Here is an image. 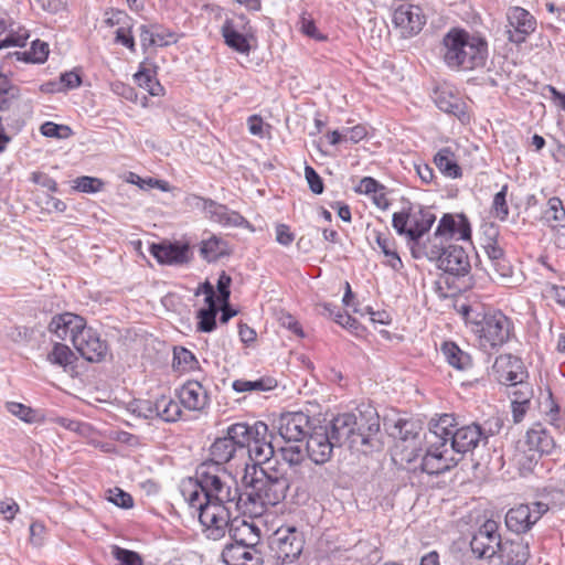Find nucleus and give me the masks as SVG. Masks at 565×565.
Returning <instances> with one entry per match:
<instances>
[{
    "mask_svg": "<svg viewBox=\"0 0 565 565\" xmlns=\"http://www.w3.org/2000/svg\"><path fill=\"white\" fill-rule=\"evenodd\" d=\"M425 449H418L408 461L420 458L419 470L438 476L456 467L461 457L476 449L482 440L480 425L471 423L459 427L454 414H443L429 422L424 435Z\"/></svg>",
    "mask_w": 565,
    "mask_h": 565,
    "instance_id": "nucleus-1",
    "label": "nucleus"
},
{
    "mask_svg": "<svg viewBox=\"0 0 565 565\" xmlns=\"http://www.w3.org/2000/svg\"><path fill=\"white\" fill-rule=\"evenodd\" d=\"M242 483L245 488L243 502L250 504L255 513H262L268 505L281 502L289 490V480L278 469L268 466L246 463Z\"/></svg>",
    "mask_w": 565,
    "mask_h": 565,
    "instance_id": "nucleus-2",
    "label": "nucleus"
},
{
    "mask_svg": "<svg viewBox=\"0 0 565 565\" xmlns=\"http://www.w3.org/2000/svg\"><path fill=\"white\" fill-rule=\"evenodd\" d=\"M329 435L341 446L367 454L379 444L380 417L373 409L360 412L359 415L344 413L334 417L329 425Z\"/></svg>",
    "mask_w": 565,
    "mask_h": 565,
    "instance_id": "nucleus-3",
    "label": "nucleus"
},
{
    "mask_svg": "<svg viewBox=\"0 0 565 565\" xmlns=\"http://www.w3.org/2000/svg\"><path fill=\"white\" fill-rule=\"evenodd\" d=\"M445 64L451 70L472 71L484 66L488 43L463 29L452 28L443 38L440 49Z\"/></svg>",
    "mask_w": 565,
    "mask_h": 565,
    "instance_id": "nucleus-4",
    "label": "nucleus"
},
{
    "mask_svg": "<svg viewBox=\"0 0 565 565\" xmlns=\"http://www.w3.org/2000/svg\"><path fill=\"white\" fill-rule=\"evenodd\" d=\"M435 221L436 215L430 207L412 202H407L406 206L393 214L392 226L399 236L405 237L415 259H420V254L427 248L428 241L424 242L423 237Z\"/></svg>",
    "mask_w": 565,
    "mask_h": 565,
    "instance_id": "nucleus-5",
    "label": "nucleus"
},
{
    "mask_svg": "<svg viewBox=\"0 0 565 565\" xmlns=\"http://www.w3.org/2000/svg\"><path fill=\"white\" fill-rule=\"evenodd\" d=\"M196 486L211 494L214 502H236V507L243 502L236 481L224 466L213 462H202L195 470Z\"/></svg>",
    "mask_w": 565,
    "mask_h": 565,
    "instance_id": "nucleus-6",
    "label": "nucleus"
},
{
    "mask_svg": "<svg viewBox=\"0 0 565 565\" xmlns=\"http://www.w3.org/2000/svg\"><path fill=\"white\" fill-rule=\"evenodd\" d=\"M472 333L483 350L498 351L514 338V324L502 311L489 310L482 313Z\"/></svg>",
    "mask_w": 565,
    "mask_h": 565,
    "instance_id": "nucleus-7",
    "label": "nucleus"
},
{
    "mask_svg": "<svg viewBox=\"0 0 565 565\" xmlns=\"http://www.w3.org/2000/svg\"><path fill=\"white\" fill-rule=\"evenodd\" d=\"M422 258L434 262L445 275L455 278L467 276L471 269L469 256L459 245L444 246L441 243L428 239L427 248L420 254Z\"/></svg>",
    "mask_w": 565,
    "mask_h": 565,
    "instance_id": "nucleus-8",
    "label": "nucleus"
},
{
    "mask_svg": "<svg viewBox=\"0 0 565 565\" xmlns=\"http://www.w3.org/2000/svg\"><path fill=\"white\" fill-rule=\"evenodd\" d=\"M305 546V536L295 526H281L269 537V550L277 563L290 564L298 559Z\"/></svg>",
    "mask_w": 565,
    "mask_h": 565,
    "instance_id": "nucleus-9",
    "label": "nucleus"
},
{
    "mask_svg": "<svg viewBox=\"0 0 565 565\" xmlns=\"http://www.w3.org/2000/svg\"><path fill=\"white\" fill-rule=\"evenodd\" d=\"M505 34L510 43L521 45L535 32L537 26L536 18L526 9L514 6L505 13Z\"/></svg>",
    "mask_w": 565,
    "mask_h": 565,
    "instance_id": "nucleus-10",
    "label": "nucleus"
},
{
    "mask_svg": "<svg viewBox=\"0 0 565 565\" xmlns=\"http://www.w3.org/2000/svg\"><path fill=\"white\" fill-rule=\"evenodd\" d=\"M315 419L303 412H288L279 416L276 428L286 443H302L315 427Z\"/></svg>",
    "mask_w": 565,
    "mask_h": 565,
    "instance_id": "nucleus-11",
    "label": "nucleus"
},
{
    "mask_svg": "<svg viewBox=\"0 0 565 565\" xmlns=\"http://www.w3.org/2000/svg\"><path fill=\"white\" fill-rule=\"evenodd\" d=\"M548 505L536 501L531 504H520L508 511L505 515L507 527L516 533H526L546 513Z\"/></svg>",
    "mask_w": 565,
    "mask_h": 565,
    "instance_id": "nucleus-12",
    "label": "nucleus"
},
{
    "mask_svg": "<svg viewBox=\"0 0 565 565\" xmlns=\"http://www.w3.org/2000/svg\"><path fill=\"white\" fill-rule=\"evenodd\" d=\"M499 527L498 522L489 519L473 534L470 547L478 558H491L498 555L502 543Z\"/></svg>",
    "mask_w": 565,
    "mask_h": 565,
    "instance_id": "nucleus-13",
    "label": "nucleus"
},
{
    "mask_svg": "<svg viewBox=\"0 0 565 565\" xmlns=\"http://www.w3.org/2000/svg\"><path fill=\"white\" fill-rule=\"evenodd\" d=\"M227 503L228 502H213L200 513L199 520L204 526V533L207 539L217 541L225 536L230 522ZM233 503L236 505V502Z\"/></svg>",
    "mask_w": 565,
    "mask_h": 565,
    "instance_id": "nucleus-14",
    "label": "nucleus"
},
{
    "mask_svg": "<svg viewBox=\"0 0 565 565\" xmlns=\"http://www.w3.org/2000/svg\"><path fill=\"white\" fill-rule=\"evenodd\" d=\"M195 206H201L213 222L227 227H249V222L238 212L230 210L226 205L217 203L211 199H204L199 195L190 198Z\"/></svg>",
    "mask_w": 565,
    "mask_h": 565,
    "instance_id": "nucleus-15",
    "label": "nucleus"
},
{
    "mask_svg": "<svg viewBox=\"0 0 565 565\" xmlns=\"http://www.w3.org/2000/svg\"><path fill=\"white\" fill-rule=\"evenodd\" d=\"M339 446L329 435L328 426L316 425L307 437L306 454L316 465L328 462L333 448Z\"/></svg>",
    "mask_w": 565,
    "mask_h": 565,
    "instance_id": "nucleus-16",
    "label": "nucleus"
},
{
    "mask_svg": "<svg viewBox=\"0 0 565 565\" xmlns=\"http://www.w3.org/2000/svg\"><path fill=\"white\" fill-rule=\"evenodd\" d=\"M249 29V21L244 14H239L233 19L227 18L223 22L221 34L228 47L237 53L248 54L250 52Z\"/></svg>",
    "mask_w": 565,
    "mask_h": 565,
    "instance_id": "nucleus-17",
    "label": "nucleus"
},
{
    "mask_svg": "<svg viewBox=\"0 0 565 565\" xmlns=\"http://www.w3.org/2000/svg\"><path fill=\"white\" fill-rule=\"evenodd\" d=\"M392 22L403 38H412L426 24V15L419 6L404 3L394 10Z\"/></svg>",
    "mask_w": 565,
    "mask_h": 565,
    "instance_id": "nucleus-18",
    "label": "nucleus"
},
{
    "mask_svg": "<svg viewBox=\"0 0 565 565\" xmlns=\"http://www.w3.org/2000/svg\"><path fill=\"white\" fill-rule=\"evenodd\" d=\"M235 543L228 544L222 552L223 561L227 565H262L263 558L260 553L256 550L257 542H246L245 539H236L233 534Z\"/></svg>",
    "mask_w": 565,
    "mask_h": 565,
    "instance_id": "nucleus-19",
    "label": "nucleus"
},
{
    "mask_svg": "<svg viewBox=\"0 0 565 565\" xmlns=\"http://www.w3.org/2000/svg\"><path fill=\"white\" fill-rule=\"evenodd\" d=\"M493 372L498 382L508 387L524 382V379L527 376L521 360L511 354L498 356L493 364Z\"/></svg>",
    "mask_w": 565,
    "mask_h": 565,
    "instance_id": "nucleus-20",
    "label": "nucleus"
},
{
    "mask_svg": "<svg viewBox=\"0 0 565 565\" xmlns=\"http://www.w3.org/2000/svg\"><path fill=\"white\" fill-rule=\"evenodd\" d=\"M74 348L90 363L104 361L108 353L107 342L100 338L95 329L84 331L82 335L76 337Z\"/></svg>",
    "mask_w": 565,
    "mask_h": 565,
    "instance_id": "nucleus-21",
    "label": "nucleus"
},
{
    "mask_svg": "<svg viewBox=\"0 0 565 565\" xmlns=\"http://www.w3.org/2000/svg\"><path fill=\"white\" fill-rule=\"evenodd\" d=\"M435 239L437 238H454L462 241H470L471 226L468 217L465 214H450L446 213L439 220V223L434 233Z\"/></svg>",
    "mask_w": 565,
    "mask_h": 565,
    "instance_id": "nucleus-22",
    "label": "nucleus"
},
{
    "mask_svg": "<svg viewBox=\"0 0 565 565\" xmlns=\"http://www.w3.org/2000/svg\"><path fill=\"white\" fill-rule=\"evenodd\" d=\"M140 46L143 53L151 47L169 46L178 42L175 32L158 23L141 24L139 26Z\"/></svg>",
    "mask_w": 565,
    "mask_h": 565,
    "instance_id": "nucleus-23",
    "label": "nucleus"
},
{
    "mask_svg": "<svg viewBox=\"0 0 565 565\" xmlns=\"http://www.w3.org/2000/svg\"><path fill=\"white\" fill-rule=\"evenodd\" d=\"M268 426L264 422H256L254 425L247 423H235L226 428V435L238 451L247 449L256 437L266 436Z\"/></svg>",
    "mask_w": 565,
    "mask_h": 565,
    "instance_id": "nucleus-24",
    "label": "nucleus"
},
{
    "mask_svg": "<svg viewBox=\"0 0 565 565\" xmlns=\"http://www.w3.org/2000/svg\"><path fill=\"white\" fill-rule=\"evenodd\" d=\"M180 403L188 411L202 412L210 405V395L206 387L199 381H188L178 391Z\"/></svg>",
    "mask_w": 565,
    "mask_h": 565,
    "instance_id": "nucleus-25",
    "label": "nucleus"
},
{
    "mask_svg": "<svg viewBox=\"0 0 565 565\" xmlns=\"http://www.w3.org/2000/svg\"><path fill=\"white\" fill-rule=\"evenodd\" d=\"M150 253L158 263L166 265H182L190 260V248L188 244H153L150 247Z\"/></svg>",
    "mask_w": 565,
    "mask_h": 565,
    "instance_id": "nucleus-26",
    "label": "nucleus"
},
{
    "mask_svg": "<svg viewBox=\"0 0 565 565\" xmlns=\"http://www.w3.org/2000/svg\"><path fill=\"white\" fill-rule=\"evenodd\" d=\"M526 445L540 455H551L556 447L554 438L541 423L534 424L526 431Z\"/></svg>",
    "mask_w": 565,
    "mask_h": 565,
    "instance_id": "nucleus-27",
    "label": "nucleus"
},
{
    "mask_svg": "<svg viewBox=\"0 0 565 565\" xmlns=\"http://www.w3.org/2000/svg\"><path fill=\"white\" fill-rule=\"evenodd\" d=\"M498 555L507 565H524L529 559L530 550L522 539L502 541Z\"/></svg>",
    "mask_w": 565,
    "mask_h": 565,
    "instance_id": "nucleus-28",
    "label": "nucleus"
},
{
    "mask_svg": "<svg viewBox=\"0 0 565 565\" xmlns=\"http://www.w3.org/2000/svg\"><path fill=\"white\" fill-rule=\"evenodd\" d=\"M237 451L230 437L225 434L223 437H218L212 443L210 446V459L204 462L224 466L235 457Z\"/></svg>",
    "mask_w": 565,
    "mask_h": 565,
    "instance_id": "nucleus-29",
    "label": "nucleus"
},
{
    "mask_svg": "<svg viewBox=\"0 0 565 565\" xmlns=\"http://www.w3.org/2000/svg\"><path fill=\"white\" fill-rule=\"evenodd\" d=\"M249 458L254 461L252 465L268 467L270 459L275 454V448L271 440L266 436L256 437L247 447Z\"/></svg>",
    "mask_w": 565,
    "mask_h": 565,
    "instance_id": "nucleus-30",
    "label": "nucleus"
},
{
    "mask_svg": "<svg viewBox=\"0 0 565 565\" xmlns=\"http://www.w3.org/2000/svg\"><path fill=\"white\" fill-rule=\"evenodd\" d=\"M282 459L289 463V466H302L303 469H308L310 472L309 481L311 484H318L321 476L309 465L303 463L306 455L301 445H289L280 448Z\"/></svg>",
    "mask_w": 565,
    "mask_h": 565,
    "instance_id": "nucleus-31",
    "label": "nucleus"
},
{
    "mask_svg": "<svg viewBox=\"0 0 565 565\" xmlns=\"http://www.w3.org/2000/svg\"><path fill=\"white\" fill-rule=\"evenodd\" d=\"M440 351L449 365L465 371L471 367L472 360L469 353L462 351L455 342L446 341L441 344Z\"/></svg>",
    "mask_w": 565,
    "mask_h": 565,
    "instance_id": "nucleus-32",
    "label": "nucleus"
},
{
    "mask_svg": "<svg viewBox=\"0 0 565 565\" xmlns=\"http://www.w3.org/2000/svg\"><path fill=\"white\" fill-rule=\"evenodd\" d=\"M200 254L206 262L212 263L224 256H228L231 252L226 241L212 235L210 238L202 241Z\"/></svg>",
    "mask_w": 565,
    "mask_h": 565,
    "instance_id": "nucleus-33",
    "label": "nucleus"
},
{
    "mask_svg": "<svg viewBox=\"0 0 565 565\" xmlns=\"http://www.w3.org/2000/svg\"><path fill=\"white\" fill-rule=\"evenodd\" d=\"M375 241L382 253L386 257L385 265L393 270L398 271L403 268V262L396 250L395 241L387 234L381 232L375 233Z\"/></svg>",
    "mask_w": 565,
    "mask_h": 565,
    "instance_id": "nucleus-34",
    "label": "nucleus"
},
{
    "mask_svg": "<svg viewBox=\"0 0 565 565\" xmlns=\"http://www.w3.org/2000/svg\"><path fill=\"white\" fill-rule=\"evenodd\" d=\"M436 105L441 111L454 115L461 121L468 118L466 104L460 97L450 93H440L436 98Z\"/></svg>",
    "mask_w": 565,
    "mask_h": 565,
    "instance_id": "nucleus-35",
    "label": "nucleus"
},
{
    "mask_svg": "<svg viewBox=\"0 0 565 565\" xmlns=\"http://www.w3.org/2000/svg\"><path fill=\"white\" fill-rule=\"evenodd\" d=\"M276 387L277 380L273 376H262L254 381L238 379L232 383V388L237 393L268 392Z\"/></svg>",
    "mask_w": 565,
    "mask_h": 565,
    "instance_id": "nucleus-36",
    "label": "nucleus"
},
{
    "mask_svg": "<svg viewBox=\"0 0 565 565\" xmlns=\"http://www.w3.org/2000/svg\"><path fill=\"white\" fill-rule=\"evenodd\" d=\"M434 162L443 174L448 178L461 177V169L454 159V152L450 148H441L434 157Z\"/></svg>",
    "mask_w": 565,
    "mask_h": 565,
    "instance_id": "nucleus-37",
    "label": "nucleus"
},
{
    "mask_svg": "<svg viewBox=\"0 0 565 565\" xmlns=\"http://www.w3.org/2000/svg\"><path fill=\"white\" fill-rule=\"evenodd\" d=\"M21 96V88L0 73V111L9 110Z\"/></svg>",
    "mask_w": 565,
    "mask_h": 565,
    "instance_id": "nucleus-38",
    "label": "nucleus"
},
{
    "mask_svg": "<svg viewBox=\"0 0 565 565\" xmlns=\"http://www.w3.org/2000/svg\"><path fill=\"white\" fill-rule=\"evenodd\" d=\"M135 82L152 96H159L163 92L162 85L156 78V72L142 65L134 75Z\"/></svg>",
    "mask_w": 565,
    "mask_h": 565,
    "instance_id": "nucleus-39",
    "label": "nucleus"
},
{
    "mask_svg": "<svg viewBox=\"0 0 565 565\" xmlns=\"http://www.w3.org/2000/svg\"><path fill=\"white\" fill-rule=\"evenodd\" d=\"M172 366L177 371L189 372L199 369L195 355L183 347L174 348Z\"/></svg>",
    "mask_w": 565,
    "mask_h": 565,
    "instance_id": "nucleus-40",
    "label": "nucleus"
},
{
    "mask_svg": "<svg viewBox=\"0 0 565 565\" xmlns=\"http://www.w3.org/2000/svg\"><path fill=\"white\" fill-rule=\"evenodd\" d=\"M543 220L550 227L565 223V207L559 198L553 196L548 199L547 206L543 212Z\"/></svg>",
    "mask_w": 565,
    "mask_h": 565,
    "instance_id": "nucleus-41",
    "label": "nucleus"
},
{
    "mask_svg": "<svg viewBox=\"0 0 565 565\" xmlns=\"http://www.w3.org/2000/svg\"><path fill=\"white\" fill-rule=\"evenodd\" d=\"M158 413L159 419L167 423H173L181 417L182 409L178 402L173 401L171 397L162 395L158 398Z\"/></svg>",
    "mask_w": 565,
    "mask_h": 565,
    "instance_id": "nucleus-42",
    "label": "nucleus"
},
{
    "mask_svg": "<svg viewBox=\"0 0 565 565\" xmlns=\"http://www.w3.org/2000/svg\"><path fill=\"white\" fill-rule=\"evenodd\" d=\"M75 313L64 312L61 315H56L52 318L49 330L54 333L58 339L65 340L67 337H71L73 319Z\"/></svg>",
    "mask_w": 565,
    "mask_h": 565,
    "instance_id": "nucleus-43",
    "label": "nucleus"
},
{
    "mask_svg": "<svg viewBox=\"0 0 565 565\" xmlns=\"http://www.w3.org/2000/svg\"><path fill=\"white\" fill-rule=\"evenodd\" d=\"M422 428L414 420L398 419L394 425L392 435L403 441L416 440L419 438Z\"/></svg>",
    "mask_w": 565,
    "mask_h": 565,
    "instance_id": "nucleus-44",
    "label": "nucleus"
},
{
    "mask_svg": "<svg viewBox=\"0 0 565 565\" xmlns=\"http://www.w3.org/2000/svg\"><path fill=\"white\" fill-rule=\"evenodd\" d=\"M75 360L76 356L73 351L66 344L58 342L54 344L52 351L47 354L49 362L64 369L72 365Z\"/></svg>",
    "mask_w": 565,
    "mask_h": 565,
    "instance_id": "nucleus-45",
    "label": "nucleus"
},
{
    "mask_svg": "<svg viewBox=\"0 0 565 565\" xmlns=\"http://www.w3.org/2000/svg\"><path fill=\"white\" fill-rule=\"evenodd\" d=\"M543 413L547 416L550 423L557 429L565 427V420L559 415V405L554 399L552 392L547 391V396L543 403Z\"/></svg>",
    "mask_w": 565,
    "mask_h": 565,
    "instance_id": "nucleus-46",
    "label": "nucleus"
},
{
    "mask_svg": "<svg viewBox=\"0 0 565 565\" xmlns=\"http://www.w3.org/2000/svg\"><path fill=\"white\" fill-rule=\"evenodd\" d=\"M14 23H10L8 35L0 41V50L10 46H24L29 39V31L23 26L13 28Z\"/></svg>",
    "mask_w": 565,
    "mask_h": 565,
    "instance_id": "nucleus-47",
    "label": "nucleus"
},
{
    "mask_svg": "<svg viewBox=\"0 0 565 565\" xmlns=\"http://www.w3.org/2000/svg\"><path fill=\"white\" fill-rule=\"evenodd\" d=\"M186 500L189 505L198 511L200 514L203 509L207 505L212 504L214 501L211 499V494H207L205 491H202L196 486V480L194 479L193 489L189 492Z\"/></svg>",
    "mask_w": 565,
    "mask_h": 565,
    "instance_id": "nucleus-48",
    "label": "nucleus"
},
{
    "mask_svg": "<svg viewBox=\"0 0 565 565\" xmlns=\"http://www.w3.org/2000/svg\"><path fill=\"white\" fill-rule=\"evenodd\" d=\"M507 195H508V184H504L501 190L495 193L493 201H492V213L493 215L500 220L505 221L509 216V206L507 203Z\"/></svg>",
    "mask_w": 565,
    "mask_h": 565,
    "instance_id": "nucleus-49",
    "label": "nucleus"
},
{
    "mask_svg": "<svg viewBox=\"0 0 565 565\" xmlns=\"http://www.w3.org/2000/svg\"><path fill=\"white\" fill-rule=\"evenodd\" d=\"M104 182L95 177L83 175L74 180V189L83 193H97L103 190Z\"/></svg>",
    "mask_w": 565,
    "mask_h": 565,
    "instance_id": "nucleus-50",
    "label": "nucleus"
},
{
    "mask_svg": "<svg viewBox=\"0 0 565 565\" xmlns=\"http://www.w3.org/2000/svg\"><path fill=\"white\" fill-rule=\"evenodd\" d=\"M216 310L200 309L196 313L199 319L196 330L200 332H212L216 328Z\"/></svg>",
    "mask_w": 565,
    "mask_h": 565,
    "instance_id": "nucleus-51",
    "label": "nucleus"
},
{
    "mask_svg": "<svg viewBox=\"0 0 565 565\" xmlns=\"http://www.w3.org/2000/svg\"><path fill=\"white\" fill-rule=\"evenodd\" d=\"M111 554L119 562V565H142L141 556L135 551L114 545Z\"/></svg>",
    "mask_w": 565,
    "mask_h": 565,
    "instance_id": "nucleus-52",
    "label": "nucleus"
},
{
    "mask_svg": "<svg viewBox=\"0 0 565 565\" xmlns=\"http://www.w3.org/2000/svg\"><path fill=\"white\" fill-rule=\"evenodd\" d=\"M134 413L146 419L158 418V398L154 402L149 399L137 401Z\"/></svg>",
    "mask_w": 565,
    "mask_h": 565,
    "instance_id": "nucleus-53",
    "label": "nucleus"
},
{
    "mask_svg": "<svg viewBox=\"0 0 565 565\" xmlns=\"http://www.w3.org/2000/svg\"><path fill=\"white\" fill-rule=\"evenodd\" d=\"M6 408L9 413L19 417L21 420L25 423H33L35 420V412L31 407L22 403L8 402L6 404Z\"/></svg>",
    "mask_w": 565,
    "mask_h": 565,
    "instance_id": "nucleus-54",
    "label": "nucleus"
},
{
    "mask_svg": "<svg viewBox=\"0 0 565 565\" xmlns=\"http://www.w3.org/2000/svg\"><path fill=\"white\" fill-rule=\"evenodd\" d=\"M509 396L512 401H518L522 403H531V399L533 397V388L530 383L522 382L520 384H516L515 386L509 387Z\"/></svg>",
    "mask_w": 565,
    "mask_h": 565,
    "instance_id": "nucleus-55",
    "label": "nucleus"
},
{
    "mask_svg": "<svg viewBox=\"0 0 565 565\" xmlns=\"http://www.w3.org/2000/svg\"><path fill=\"white\" fill-rule=\"evenodd\" d=\"M503 426L504 419L501 416H492L486 420L482 426L480 425L483 444L486 445L488 443L489 437L498 435Z\"/></svg>",
    "mask_w": 565,
    "mask_h": 565,
    "instance_id": "nucleus-56",
    "label": "nucleus"
},
{
    "mask_svg": "<svg viewBox=\"0 0 565 565\" xmlns=\"http://www.w3.org/2000/svg\"><path fill=\"white\" fill-rule=\"evenodd\" d=\"M41 134L50 138H67L72 134V129L65 125H57L52 121L44 122L41 128Z\"/></svg>",
    "mask_w": 565,
    "mask_h": 565,
    "instance_id": "nucleus-57",
    "label": "nucleus"
},
{
    "mask_svg": "<svg viewBox=\"0 0 565 565\" xmlns=\"http://www.w3.org/2000/svg\"><path fill=\"white\" fill-rule=\"evenodd\" d=\"M300 31L310 39L316 41H324L327 36L317 28L315 21L310 17L302 15L300 19Z\"/></svg>",
    "mask_w": 565,
    "mask_h": 565,
    "instance_id": "nucleus-58",
    "label": "nucleus"
},
{
    "mask_svg": "<svg viewBox=\"0 0 565 565\" xmlns=\"http://www.w3.org/2000/svg\"><path fill=\"white\" fill-rule=\"evenodd\" d=\"M108 500L114 503L115 505L122 508V509H130L134 507V499L132 497L119 489L115 488L114 490H109V498Z\"/></svg>",
    "mask_w": 565,
    "mask_h": 565,
    "instance_id": "nucleus-59",
    "label": "nucleus"
},
{
    "mask_svg": "<svg viewBox=\"0 0 565 565\" xmlns=\"http://www.w3.org/2000/svg\"><path fill=\"white\" fill-rule=\"evenodd\" d=\"M58 79L64 92L78 88L82 85V76L76 70L62 73Z\"/></svg>",
    "mask_w": 565,
    "mask_h": 565,
    "instance_id": "nucleus-60",
    "label": "nucleus"
},
{
    "mask_svg": "<svg viewBox=\"0 0 565 565\" xmlns=\"http://www.w3.org/2000/svg\"><path fill=\"white\" fill-rule=\"evenodd\" d=\"M459 312L463 317V320L466 324L470 328L471 332L473 331V327H476L482 317V313H484V310L473 308L468 305H462L460 307Z\"/></svg>",
    "mask_w": 565,
    "mask_h": 565,
    "instance_id": "nucleus-61",
    "label": "nucleus"
},
{
    "mask_svg": "<svg viewBox=\"0 0 565 565\" xmlns=\"http://www.w3.org/2000/svg\"><path fill=\"white\" fill-rule=\"evenodd\" d=\"M305 177H306V180L308 182L310 190L315 194H321L323 192V190H324L323 181H322L321 177L318 174V172L311 166L307 164L305 167Z\"/></svg>",
    "mask_w": 565,
    "mask_h": 565,
    "instance_id": "nucleus-62",
    "label": "nucleus"
},
{
    "mask_svg": "<svg viewBox=\"0 0 565 565\" xmlns=\"http://www.w3.org/2000/svg\"><path fill=\"white\" fill-rule=\"evenodd\" d=\"M115 42L127 47L131 53L136 52V42L131 32V28L120 26L115 32Z\"/></svg>",
    "mask_w": 565,
    "mask_h": 565,
    "instance_id": "nucleus-63",
    "label": "nucleus"
},
{
    "mask_svg": "<svg viewBox=\"0 0 565 565\" xmlns=\"http://www.w3.org/2000/svg\"><path fill=\"white\" fill-rule=\"evenodd\" d=\"M232 282L231 276H228L225 271H222L218 276L217 282H216V289L218 292V302L221 303H227L231 290L230 286Z\"/></svg>",
    "mask_w": 565,
    "mask_h": 565,
    "instance_id": "nucleus-64",
    "label": "nucleus"
}]
</instances>
